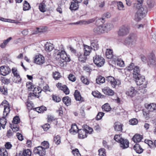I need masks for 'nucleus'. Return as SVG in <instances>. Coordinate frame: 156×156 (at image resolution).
Returning a JSON list of instances; mask_svg holds the SVG:
<instances>
[{"instance_id": "obj_8", "label": "nucleus", "mask_w": 156, "mask_h": 156, "mask_svg": "<svg viewBox=\"0 0 156 156\" xmlns=\"http://www.w3.org/2000/svg\"><path fill=\"white\" fill-rule=\"evenodd\" d=\"M0 105H2L4 107L3 115L4 116L6 117L10 111L9 105L7 101L5 100L2 102Z\"/></svg>"}, {"instance_id": "obj_2", "label": "nucleus", "mask_w": 156, "mask_h": 156, "mask_svg": "<svg viewBox=\"0 0 156 156\" xmlns=\"http://www.w3.org/2000/svg\"><path fill=\"white\" fill-rule=\"evenodd\" d=\"M136 9L137 10L134 17V19L136 21L138 22L145 16L147 12V9L146 7H141L140 9Z\"/></svg>"}, {"instance_id": "obj_32", "label": "nucleus", "mask_w": 156, "mask_h": 156, "mask_svg": "<svg viewBox=\"0 0 156 156\" xmlns=\"http://www.w3.org/2000/svg\"><path fill=\"white\" fill-rule=\"evenodd\" d=\"M78 3L74 2H71V4L70 6V9L71 10H76L79 8V5Z\"/></svg>"}, {"instance_id": "obj_55", "label": "nucleus", "mask_w": 156, "mask_h": 156, "mask_svg": "<svg viewBox=\"0 0 156 156\" xmlns=\"http://www.w3.org/2000/svg\"><path fill=\"white\" fill-rule=\"evenodd\" d=\"M92 95L94 97L100 98H102V96L101 95V94L98 91H92Z\"/></svg>"}, {"instance_id": "obj_19", "label": "nucleus", "mask_w": 156, "mask_h": 156, "mask_svg": "<svg viewBox=\"0 0 156 156\" xmlns=\"http://www.w3.org/2000/svg\"><path fill=\"white\" fill-rule=\"evenodd\" d=\"M122 149H125L128 148L129 146V142L128 140L123 139L119 143Z\"/></svg>"}, {"instance_id": "obj_28", "label": "nucleus", "mask_w": 156, "mask_h": 156, "mask_svg": "<svg viewBox=\"0 0 156 156\" xmlns=\"http://www.w3.org/2000/svg\"><path fill=\"white\" fill-rule=\"evenodd\" d=\"M133 149L138 154L142 153L143 151V149L138 144H136L134 146Z\"/></svg>"}, {"instance_id": "obj_21", "label": "nucleus", "mask_w": 156, "mask_h": 156, "mask_svg": "<svg viewBox=\"0 0 156 156\" xmlns=\"http://www.w3.org/2000/svg\"><path fill=\"white\" fill-rule=\"evenodd\" d=\"M104 33L107 32L113 28V25L111 23H106L102 26Z\"/></svg>"}, {"instance_id": "obj_40", "label": "nucleus", "mask_w": 156, "mask_h": 156, "mask_svg": "<svg viewBox=\"0 0 156 156\" xmlns=\"http://www.w3.org/2000/svg\"><path fill=\"white\" fill-rule=\"evenodd\" d=\"M116 63L117 65L120 67H123L125 66L124 62L121 58H118L116 60Z\"/></svg>"}, {"instance_id": "obj_7", "label": "nucleus", "mask_w": 156, "mask_h": 156, "mask_svg": "<svg viewBox=\"0 0 156 156\" xmlns=\"http://www.w3.org/2000/svg\"><path fill=\"white\" fill-rule=\"evenodd\" d=\"M94 63L98 66L100 67L104 64L105 61L104 58L101 56L96 55L93 58Z\"/></svg>"}, {"instance_id": "obj_51", "label": "nucleus", "mask_w": 156, "mask_h": 156, "mask_svg": "<svg viewBox=\"0 0 156 156\" xmlns=\"http://www.w3.org/2000/svg\"><path fill=\"white\" fill-rule=\"evenodd\" d=\"M63 90L64 92L66 94H68L69 93V90L67 87L65 85H63L62 86V88L61 89Z\"/></svg>"}, {"instance_id": "obj_50", "label": "nucleus", "mask_w": 156, "mask_h": 156, "mask_svg": "<svg viewBox=\"0 0 156 156\" xmlns=\"http://www.w3.org/2000/svg\"><path fill=\"white\" fill-rule=\"evenodd\" d=\"M63 90L64 92L66 94H68L69 93V90L67 87L65 85H63L62 86V88L61 89Z\"/></svg>"}, {"instance_id": "obj_5", "label": "nucleus", "mask_w": 156, "mask_h": 156, "mask_svg": "<svg viewBox=\"0 0 156 156\" xmlns=\"http://www.w3.org/2000/svg\"><path fill=\"white\" fill-rule=\"evenodd\" d=\"M129 28L127 25H122L119 28L118 32L119 36H124L127 35L129 33Z\"/></svg>"}, {"instance_id": "obj_58", "label": "nucleus", "mask_w": 156, "mask_h": 156, "mask_svg": "<svg viewBox=\"0 0 156 156\" xmlns=\"http://www.w3.org/2000/svg\"><path fill=\"white\" fill-rule=\"evenodd\" d=\"M26 86L29 90H31L34 87V86L33 85L32 83L30 82L27 83Z\"/></svg>"}, {"instance_id": "obj_6", "label": "nucleus", "mask_w": 156, "mask_h": 156, "mask_svg": "<svg viewBox=\"0 0 156 156\" xmlns=\"http://www.w3.org/2000/svg\"><path fill=\"white\" fill-rule=\"evenodd\" d=\"M106 80L109 83L113 88H115L117 85H119L121 82L119 80H115L114 77L109 76L106 77Z\"/></svg>"}, {"instance_id": "obj_15", "label": "nucleus", "mask_w": 156, "mask_h": 156, "mask_svg": "<svg viewBox=\"0 0 156 156\" xmlns=\"http://www.w3.org/2000/svg\"><path fill=\"white\" fill-rule=\"evenodd\" d=\"M105 55L106 57L108 59H112L113 60L115 61V56H113L112 50L110 49H107L106 50Z\"/></svg>"}, {"instance_id": "obj_38", "label": "nucleus", "mask_w": 156, "mask_h": 156, "mask_svg": "<svg viewBox=\"0 0 156 156\" xmlns=\"http://www.w3.org/2000/svg\"><path fill=\"white\" fill-rule=\"evenodd\" d=\"M102 108L104 111L107 112L109 111L111 109V108L108 103H106L103 105Z\"/></svg>"}, {"instance_id": "obj_23", "label": "nucleus", "mask_w": 156, "mask_h": 156, "mask_svg": "<svg viewBox=\"0 0 156 156\" xmlns=\"http://www.w3.org/2000/svg\"><path fill=\"white\" fill-rule=\"evenodd\" d=\"M92 49L97 50L99 48V44L97 40H93L91 41V46Z\"/></svg>"}, {"instance_id": "obj_26", "label": "nucleus", "mask_w": 156, "mask_h": 156, "mask_svg": "<svg viewBox=\"0 0 156 156\" xmlns=\"http://www.w3.org/2000/svg\"><path fill=\"white\" fill-rule=\"evenodd\" d=\"M93 31L96 34H100L101 33H104L102 26L95 27L93 29Z\"/></svg>"}, {"instance_id": "obj_30", "label": "nucleus", "mask_w": 156, "mask_h": 156, "mask_svg": "<svg viewBox=\"0 0 156 156\" xmlns=\"http://www.w3.org/2000/svg\"><path fill=\"white\" fill-rule=\"evenodd\" d=\"M39 9L40 11L42 12H44L47 10L46 5L43 2H41L39 4Z\"/></svg>"}, {"instance_id": "obj_24", "label": "nucleus", "mask_w": 156, "mask_h": 156, "mask_svg": "<svg viewBox=\"0 0 156 156\" xmlns=\"http://www.w3.org/2000/svg\"><path fill=\"white\" fill-rule=\"evenodd\" d=\"M44 48L46 51L50 52L54 49V47L52 44L47 42L44 45Z\"/></svg>"}, {"instance_id": "obj_27", "label": "nucleus", "mask_w": 156, "mask_h": 156, "mask_svg": "<svg viewBox=\"0 0 156 156\" xmlns=\"http://www.w3.org/2000/svg\"><path fill=\"white\" fill-rule=\"evenodd\" d=\"M142 138V136L139 134H136L133 136L132 140L135 143H136L140 142Z\"/></svg>"}, {"instance_id": "obj_54", "label": "nucleus", "mask_w": 156, "mask_h": 156, "mask_svg": "<svg viewBox=\"0 0 156 156\" xmlns=\"http://www.w3.org/2000/svg\"><path fill=\"white\" fill-rule=\"evenodd\" d=\"M123 139L121 135H116L114 137V139L119 143Z\"/></svg>"}, {"instance_id": "obj_39", "label": "nucleus", "mask_w": 156, "mask_h": 156, "mask_svg": "<svg viewBox=\"0 0 156 156\" xmlns=\"http://www.w3.org/2000/svg\"><path fill=\"white\" fill-rule=\"evenodd\" d=\"M74 96L76 100L80 101L81 100V96L80 94V92L78 90H75L74 94Z\"/></svg>"}, {"instance_id": "obj_41", "label": "nucleus", "mask_w": 156, "mask_h": 156, "mask_svg": "<svg viewBox=\"0 0 156 156\" xmlns=\"http://www.w3.org/2000/svg\"><path fill=\"white\" fill-rule=\"evenodd\" d=\"M36 111L38 112L42 113L44 111H46L47 110V108L46 107L42 106L39 107H38L35 108Z\"/></svg>"}, {"instance_id": "obj_61", "label": "nucleus", "mask_w": 156, "mask_h": 156, "mask_svg": "<svg viewBox=\"0 0 156 156\" xmlns=\"http://www.w3.org/2000/svg\"><path fill=\"white\" fill-rule=\"evenodd\" d=\"M129 124L132 125H135L137 124L138 121L136 119H133L129 121Z\"/></svg>"}, {"instance_id": "obj_45", "label": "nucleus", "mask_w": 156, "mask_h": 156, "mask_svg": "<svg viewBox=\"0 0 156 156\" xmlns=\"http://www.w3.org/2000/svg\"><path fill=\"white\" fill-rule=\"evenodd\" d=\"M30 8V6L29 3L25 1L23 5V10L24 11L29 10Z\"/></svg>"}, {"instance_id": "obj_9", "label": "nucleus", "mask_w": 156, "mask_h": 156, "mask_svg": "<svg viewBox=\"0 0 156 156\" xmlns=\"http://www.w3.org/2000/svg\"><path fill=\"white\" fill-rule=\"evenodd\" d=\"M34 62L38 65H42L45 62L44 58L41 54L37 55L34 57Z\"/></svg>"}, {"instance_id": "obj_11", "label": "nucleus", "mask_w": 156, "mask_h": 156, "mask_svg": "<svg viewBox=\"0 0 156 156\" xmlns=\"http://www.w3.org/2000/svg\"><path fill=\"white\" fill-rule=\"evenodd\" d=\"M147 62L150 66H153L156 64V59L154 54H151L148 55Z\"/></svg>"}, {"instance_id": "obj_3", "label": "nucleus", "mask_w": 156, "mask_h": 156, "mask_svg": "<svg viewBox=\"0 0 156 156\" xmlns=\"http://www.w3.org/2000/svg\"><path fill=\"white\" fill-rule=\"evenodd\" d=\"M137 37L134 34H131L124 41V44L130 47H132L136 43Z\"/></svg>"}, {"instance_id": "obj_37", "label": "nucleus", "mask_w": 156, "mask_h": 156, "mask_svg": "<svg viewBox=\"0 0 156 156\" xmlns=\"http://www.w3.org/2000/svg\"><path fill=\"white\" fill-rule=\"evenodd\" d=\"M12 39L11 37H9L6 40L4 41L3 42L0 44V46L2 48H5L6 45Z\"/></svg>"}, {"instance_id": "obj_64", "label": "nucleus", "mask_w": 156, "mask_h": 156, "mask_svg": "<svg viewBox=\"0 0 156 156\" xmlns=\"http://www.w3.org/2000/svg\"><path fill=\"white\" fill-rule=\"evenodd\" d=\"M68 77L70 81H71L72 82H74L76 80V78L75 76L73 74H69Z\"/></svg>"}, {"instance_id": "obj_56", "label": "nucleus", "mask_w": 156, "mask_h": 156, "mask_svg": "<svg viewBox=\"0 0 156 156\" xmlns=\"http://www.w3.org/2000/svg\"><path fill=\"white\" fill-rule=\"evenodd\" d=\"M21 79L20 78V75L14 77V82L19 83L21 82Z\"/></svg>"}, {"instance_id": "obj_36", "label": "nucleus", "mask_w": 156, "mask_h": 156, "mask_svg": "<svg viewBox=\"0 0 156 156\" xmlns=\"http://www.w3.org/2000/svg\"><path fill=\"white\" fill-rule=\"evenodd\" d=\"M143 0H137V3L134 4V7L136 9H140L142 6ZM143 7H144L143 6Z\"/></svg>"}, {"instance_id": "obj_43", "label": "nucleus", "mask_w": 156, "mask_h": 156, "mask_svg": "<svg viewBox=\"0 0 156 156\" xmlns=\"http://www.w3.org/2000/svg\"><path fill=\"white\" fill-rule=\"evenodd\" d=\"M147 4L149 8H153L154 5V0H147Z\"/></svg>"}, {"instance_id": "obj_57", "label": "nucleus", "mask_w": 156, "mask_h": 156, "mask_svg": "<svg viewBox=\"0 0 156 156\" xmlns=\"http://www.w3.org/2000/svg\"><path fill=\"white\" fill-rule=\"evenodd\" d=\"M61 76L60 73L57 72H55L53 73V77L55 80H58Z\"/></svg>"}, {"instance_id": "obj_48", "label": "nucleus", "mask_w": 156, "mask_h": 156, "mask_svg": "<svg viewBox=\"0 0 156 156\" xmlns=\"http://www.w3.org/2000/svg\"><path fill=\"white\" fill-rule=\"evenodd\" d=\"M6 117L4 116L0 119V123H1L2 125H3V126H2L3 129H4L5 126L6 125L7 122L6 119L5 118Z\"/></svg>"}, {"instance_id": "obj_62", "label": "nucleus", "mask_w": 156, "mask_h": 156, "mask_svg": "<svg viewBox=\"0 0 156 156\" xmlns=\"http://www.w3.org/2000/svg\"><path fill=\"white\" fill-rule=\"evenodd\" d=\"M104 115V113L103 112H99L96 117V119L97 120H99L101 119Z\"/></svg>"}, {"instance_id": "obj_44", "label": "nucleus", "mask_w": 156, "mask_h": 156, "mask_svg": "<svg viewBox=\"0 0 156 156\" xmlns=\"http://www.w3.org/2000/svg\"><path fill=\"white\" fill-rule=\"evenodd\" d=\"M41 145V147L45 150L49 148V144L48 142L47 141H44L42 142Z\"/></svg>"}, {"instance_id": "obj_59", "label": "nucleus", "mask_w": 156, "mask_h": 156, "mask_svg": "<svg viewBox=\"0 0 156 156\" xmlns=\"http://www.w3.org/2000/svg\"><path fill=\"white\" fill-rule=\"evenodd\" d=\"M12 71L14 77L20 75L16 68L15 67L13 68L12 69Z\"/></svg>"}, {"instance_id": "obj_13", "label": "nucleus", "mask_w": 156, "mask_h": 156, "mask_svg": "<svg viewBox=\"0 0 156 156\" xmlns=\"http://www.w3.org/2000/svg\"><path fill=\"white\" fill-rule=\"evenodd\" d=\"M11 71L10 68L5 66H2L0 67V74L4 76L8 74Z\"/></svg>"}, {"instance_id": "obj_12", "label": "nucleus", "mask_w": 156, "mask_h": 156, "mask_svg": "<svg viewBox=\"0 0 156 156\" xmlns=\"http://www.w3.org/2000/svg\"><path fill=\"white\" fill-rule=\"evenodd\" d=\"M34 88L33 90V93H30L28 96V98L29 99H33L34 98H35L37 96V94H39L41 92V90L39 91L40 88L39 87H35L33 88Z\"/></svg>"}, {"instance_id": "obj_46", "label": "nucleus", "mask_w": 156, "mask_h": 156, "mask_svg": "<svg viewBox=\"0 0 156 156\" xmlns=\"http://www.w3.org/2000/svg\"><path fill=\"white\" fill-rule=\"evenodd\" d=\"M0 156H8V154L5 148H1L0 150Z\"/></svg>"}, {"instance_id": "obj_4", "label": "nucleus", "mask_w": 156, "mask_h": 156, "mask_svg": "<svg viewBox=\"0 0 156 156\" xmlns=\"http://www.w3.org/2000/svg\"><path fill=\"white\" fill-rule=\"evenodd\" d=\"M69 48L71 52L77 56L79 61L83 62H85L87 58V56L85 55L84 53L83 54L82 52H76L75 49L71 47H69Z\"/></svg>"}, {"instance_id": "obj_34", "label": "nucleus", "mask_w": 156, "mask_h": 156, "mask_svg": "<svg viewBox=\"0 0 156 156\" xmlns=\"http://www.w3.org/2000/svg\"><path fill=\"white\" fill-rule=\"evenodd\" d=\"M31 151L29 149L23 150L21 156H31Z\"/></svg>"}, {"instance_id": "obj_22", "label": "nucleus", "mask_w": 156, "mask_h": 156, "mask_svg": "<svg viewBox=\"0 0 156 156\" xmlns=\"http://www.w3.org/2000/svg\"><path fill=\"white\" fill-rule=\"evenodd\" d=\"M114 128L116 131H122L123 125L119 122H115L114 125Z\"/></svg>"}, {"instance_id": "obj_31", "label": "nucleus", "mask_w": 156, "mask_h": 156, "mask_svg": "<svg viewBox=\"0 0 156 156\" xmlns=\"http://www.w3.org/2000/svg\"><path fill=\"white\" fill-rule=\"evenodd\" d=\"M62 100L64 103L67 106L71 104V99L69 97L66 96L63 98Z\"/></svg>"}, {"instance_id": "obj_10", "label": "nucleus", "mask_w": 156, "mask_h": 156, "mask_svg": "<svg viewBox=\"0 0 156 156\" xmlns=\"http://www.w3.org/2000/svg\"><path fill=\"white\" fill-rule=\"evenodd\" d=\"M133 77L135 79V82L137 85H141L145 82L144 76L140 74L137 76L134 75V77Z\"/></svg>"}, {"instance_id": "obj_1", "label": "nucleus", "mask_w": 156, "mask_h": 156, "mask_svg": "<svg viewBox=\"0 0 156 156\" xmlns=\"http://www.w3.org/2000/svg\"><path fill=\"white\" fill-rule=\"evenodd\" d=\"M54 56L57 59L60 58L62 60H64L65 61L69 62L71 59L70 56L67 55L66 52L63 50L61 51L55 50L54 51Z\"/></svg>"}, {"instance_id": "obj_63", "label": "nucleus", "mask_w": 156, "mask_h": 156, "mask_svg": "<svg viewBox=\"0 0 156 156\" xmlns=\"http://www.w3.org/2000/svg\"><path fill=\"white\" fill-rule=\"evenodd\" d=\"M81 80L83 83L86 85H88L89 83V81L88 79L85 78L84 76L81 77Z\"/></svg>"}, {"instance_id": "obj_52", "label": "nucleus", "mask_w": 156, "mask_h": 156, "mask_svg": "<svg viewBox=\"0 0 156 156\" xmlns=\"http://www.w3.org/2000/svg\"><path fill=\"white\" fill-rule=\"evenodd\" d=\"M0 91L2 94L4 95H6L7 94V88L4 86H1L0 87Z\"/></svg>"}, {"instance_id": "obj_42", "label": "nucleus", "mask_w": 156, "mask_h": 156, "mask_svg": "<svg viewBox=\"0 0 156 156\" xmlns=\"http://www.w3.org/2000/svg\"><path fill=\"white\" fill-rule=\"evenodd\" d=\"M54 141L56 144H59L61 143L60 137L58 135L55 136L54 138Z\"/></svg>"}, {"instance_id": "obj_53", "label": "nucleus", "mask_w": 156, "mask_h": 156, "mask_svg": "<svg viewBox=\"0 0 156 156\" xmlns=\"http://www.w3.org/2000/svg\"><path fill=\"white\" fill-rule=\"evenodd\" d=\"M117 7L118 9L119 10H123L124 9V5L123 3L121 2H119L117 3Z\"/></svg>"}, {"instance_id": "obj_49", "label": "nucleus", "mask_w": 156, "mask_h": 156, "mask_svg": "<svg viewBox=\"0 0 156 156\" xmlns=\"http://www.w3.org/2000/svg\"><path fill=\"white\" fill-rule=\"evenodd\" d=\"M111 16V15L110 13L108 12H106L103 14L102 18H98V20H103L104 19L109 18Z\"/></svg>"}, {"instance_id": "obj_60", "label": "nucleus", "mask_w": 156, "mask_h": 156, "mask_svg": "<svg viewBox=\"0 0 156 156\" xmlns=\"http://www.w3.org/2000/svg\"><path fill=\"white\" fill-rule=\"evenodd\" d=\"M72 153L74 156H80L81 155L77 149L73 150Z\"/></svg>"}, {"instance_id": "obj_29", "label": "nucleus", "mask_w": 156, "mask_h": 156, "mask_svg": "<svg viewBox=\"0 0 156 156\" xmlns=\"http://www.w3.org/2000/svg\"><path fill=\"white\" fill-rule=\"evenodd\" d=\"M96 20V19L94 18L93 19H92L89 20L87 21L86 22L84 21H80L79 22H77L76 23H73L74 24H85L87 23V24H89L92 23L94 22Z\"/></svg>"}, {"instance_id": "obj_20", "label": "nucleus", "mask_w": 156, "mask_h": 156, "mask_svg": "<svg viewBox=\"0 0 156 156\" xmlns=\"http://www.w3.org/2000/svg\"><path fill=\"white\" fill-rule=\"evenodd\" d=\"M136 93L134 88L133 87H131L126 92V94L130 97H133L135 96Z\"/></svg>"}, {"instance_id": "obj_33", "label": "nucleus", "mask_w": 156, "mask_h": 156, "mask_svg": "<svg viewBox=\"0 0 156 156\" xmlns=\"http://www.w3.org/2000/svg\"><path fill=\"white\" fill-rule=\"evenodd\" d=\"M78 129L77 126L76 124H73L71 126V128L69 130V132L73 134L75 133H76L78 131Z\"/></svg>"}, {"instance_id": "obj_35", "label": "nucleus", "mask_w": 156, "mask_h": 156, "mask_svg": "<svg viewBox=\"0 0 156 156\" xmlns=\"http://www.w3.org/2000/svg\"><path fill=\"white\" fill-rule=\"evenodd\" d=\"M105 82V78L101 76H99L96 79V82L98 84L102 83Z\"/></svg>"}, {"instance_id": "obj_47", "label": "nucleus", "mask_w": 156, "mask_h": 156, "mask_svg": "<svg viewBox=\"0 0 156 156\" xmlns=\"http://www.w3.org/2000/svg\"><path fill=\"white\" fill-rule=\"evenodd\" d=\"M140 69L137 66H135L133 69V76L134 77V75H136L140 74Z\"/></svg>"}, {"instance_id": "obj_14", "label": "nucleus", "mask_w": 156, "mask_h": 156, "mask_svg": "<svg viewBox=\"0 0 156 156\" xmlns=\"http://www.w3.org/2000/svg\"><path fill=\"white\" fill-rule=\"evenodd\" d=\"M34 152L35 154H38L41 156H44L45 154L46 151L41 146H38L34 148Z\"/></svg>"}, {"instance_id": "obj_17", "label": "nucleus", "mask_w": 156, "mask_h": 156, "mask_svg": "<svg viewBox=\"0 0 156 156\" xmlns=\"http://www.w3.org/2000/svg\"><path fill=\"white\" fill-rule=\"evenodd\" d=\"M87 130L86 129H82L79 130V138L83 139L87 137Z\"/></svg>"}, {"instance_id": "obj_18", "label": "nucleus", "mask_w": 156, "mask_h": 156, "mask_svg": "<svg viewBox=\"0 0 156 156\" xmlns=\"http://www.w3.org/2000/svg\"><path fill=\"white\" fill-rule=\"evenodd\" d=\"M145 106L150 112H153L156 109V105L154 103L145 104Z\"/></svg>"}, {"instance_id": "obj_25", "label": "nucleus", "mask_w": 156, "mask_h": 156, "mask_svg": "<svg viewBox=\"0 0 156 156\" xmlns=\"http://www.w3.org/2000/svg\"><path fill=\"white\" fill-rule=\"evenodd\" d=\"M84 55L86 56L89 55L91 51V50L92 49V47L87 45H84Z\"/></svg>"}, {"instance_id": "obj_16", "label": "nucleus", "mask_w": 156, "mask_h": 156, "mask_svg": "<svg viewBox=\"0 0 156 156\" xmlns=\"http://www.w3.org/2000/svg\"><path fill=\"white\" fill-rule=\"evenodd\" d=\"M102 91L105 94L108 96H112L114 94V91L108 87H104Z\"/></svg>"}]
</instances>
